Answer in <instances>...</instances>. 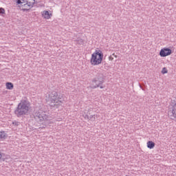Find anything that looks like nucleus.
Wrapping results in <instances>:
<instances>
[{
    "instance_id": "f257e3e1",
    "label": "nucleus",
    "mask_w": 176,
    "mask_h": 176,
    "mask_svg": "<svg viewBox=\"0 0 176 176\" xmlns=\"http://www.w3.org/2000/svg\"><path fill=\"white\" fill-rule=\"evenodd\" d=\"M49 104L52 108H58L64 102V95L59 94L56 91H52L47 96Z\"/></svg>"
},
{
    "instance_id": "f03ea898",
    "label": "nucleus",
    "mask_w": 176,
    "mask_h": 176,
    "mask_svg": "<svg viewBox=\"0 0 176 176\" xmlns=\"http://www.w3.org/2000/svg\"><path fill=\"white\" fill-rule=\"evenodd\" d=\"M30 108L31 104L28 100H22L15 110V115H16L18 118L23 116V115H27L30 111Z\"/></svg>"
},
{
    "instance_id": "7ed1b4c3",
    "label": "nucleus",
    "mask_w": 176,
    "mask_h": 176,
    "mask_svg": "<svg viewBox=\"0 0 176 176\" xmlns=\"http://www.w3.org/2000/svg\"><path fill=\"white\" fill-rule=\"evenodd\" d=\"M103 58L104 54H102V51L97 48L91 55L90 64L94 67H96V65H100V64L102 63Z\"/></svg>"
},
{
    "instance_id": "20e7f679",
    "label": "nucleus",
    "mask_w": 176,
    "mask_h": 176,
    "mask_svg": "<svg viewBox=\"0 0 176 176\" xmlns=\"http://www.w3.org/2000/svg\"><path fill=\"white\" fill-rule=\"evenodd\" d=\"M16 2L19 7V9L23 12H28L34 8L35 0H16Z\"/></svg>"
},
{
    "instance_id": "39448f33",
    "label": "nucleus",
    "mask_w": 176,
    "mask_h": 176,
    "mask_svg": "<svg viewBox=\"0 0 176 176\" xmlns=\"http://www.w3.org/2000/svg\"><path fill=\"white\" fill-rule=\"evenodd\" d=\"M102 83H104V75L101 73H99L92 80L91 88L97 89V87H100V89H104Z\"/></svg>"
},
{
    "instance_id": "423d86ee",
    "label": "nucleus",
    "mask_w": 176,
    "mask_h": 176,
    "mask_svg": "<svg viewBox=\"0 0 176 176\" xmlns=\"http://www.w3.org/2000/svg\"><path fill=\"white\" fill-rule=\"evenodd\" d=\"M173 54V50L168 47H163L160 51V57H168Z\"/></svg>"
},
{
    "instance_id": "0eeeda50",
    "label": "nucleus",
    "mask_w": 176,
    "mask_h": 176,
    "mask_svg": "<svg viewBox=\"0 0 176 176\" xmlns=\"http://www.w3.org/2000/svg\"><path fill=\"white\" fill-rule=\"evenodd\" d=\"M41 14L43 20H50L53 17V11L44 10L41 12Z\"/></svg>"
},
{
    "instance_id": "6e6552de",
    "label": "nucleus",
    "mask_w": 176,
    "mask_h": 176,
    "mask_svg": "<svg viewBox=\"0 0 176 176\" xmlns=\"http://www.w3.org/2000/svg\"><path fill=\"white\" fill-rule=\"evenodd\" d=\"M36 118L40 120V122H43V120H46L47 116H46V113L43 111H38L35 113Z\"/></svg>"
},
{
    "instance_id": "1a4fd4ad",
    "label": "nucleus",
    "mask_w": 176,
    "mask_h": 176,
    "mask_svg": "<svg viewBox=\"0 0 176 176\" xmlns=\"http://www.w3.org/2000/svg\"><path fill=\"white\" fill-rule=\"evenodd\" d=\"M155 144L153 141H148L146 143V146L148 149H153V148H155Z\"/></svg>"
},
{
    "instance_id": "9d476101",
    "label": "nucleus",
    "mask_w": 176,
    "mask_h": 176,
    "mask_svg": "<svg viewBox=\"0 0 176 176\" xmlns=\"http://www.w3.org/2000/svg\"><path fill=\"white\" fill-rule=\"evenodd\" d=\"M14 85L12 82H6V88L7 90H13Z\"/></svg>"
},
{
    "instance_id": "9b49d317",
    "label": "nucleus",
    "mask_w": 176,
    "mask_h": 176,
    "mask_svg": "<svg viewBox=\"0 0 176 176\" xmlns=\"http://www.w3.org/2000/svg\"><path fill=\"white\" fill-rule=\"evenodd\" d=\"M8 138V134L5 133V131H1L0 132V139L1 140H6Z\"/></svg>"
},
{
    "instance_id": "f8f14e48",
    "label": "nucleus",
    "mask_w": 176,
    "mask_h": 176,
    "mask_svg": "<svg viewBox=\"0 0 176 176\" xmlns=\"http://www.w3.org/2000/svg\"><path fill=\"white\" fill-rule=\"evenodd\" d=\"M83 117L85 118V119H87V120H91V119H93V118H94V115H91L90 116H89L88 115H84Z\"/></svg>"
},
{
    "instance_id": "ddd939ff",
    "label": "nucleus",
    "mask_w": 176,
    "mask_h": 176,
    "mask_svg": "<svg viewBox=\"0 0 176 176\" xmlns=\"http://www.w3.org/2000/svg\"><path fill=\"white\" fill-rule=\"evenodd\" d=\"M5 13H6L5 8H0V14H5Z\"/></svg>"
},
{
    "instance_id": "4468645a",
    "label": "nucleus",
    "mask_w": 176,
    "mask_h": 176,
    "mask_svg": "<svg viewBox=\"0 0 176 176\" xmlns=\"http://www.w3.org/2000/svg\"><path fill=\"white\" fill-rule=\"evenodd\" d=\"M167 72H168V70H167V68L164 67L162 70V74H167Z\"/></svg>"
},
{
    "instance_id": "2eb2a0df",
    "label": "nucleus",
    "mask_w": 176,
    "mask_h": 176,
    "mask_svg": "<svg viewBox=\"0 0 176 176\" xmlns=\"http://www.w3.org/2000/svg\"><path fill=\"white\" fill-rule=\"evenodd\" d=\"M12 124H13L14 126H19V122H17V121H14V122H12Z\"/></svg>"
},
{
    "instance_id": "dca6fc26",
    "label": "nucleus",
    "mask_w": 176,
    "mask_h": 176,
    "mask_svg": "<svg viewBox=\"0 0 176 176\" xmlns=\"http://www.w3.org/2000/svg\"><path fill=\"white\" fill-rule=\"evenodd\" d=\"M109 60L110 61H113V57H112V56H110L109 57Z\"/></svg>"
},
{
    "instance_id": "f3484780",
    "label": "nucleus",
    "mask_w": 176,
    "mask_h": 176,
    "mask_svg": "<svg viewBox=\"0 0 176 176\" xmlns=\"http://www.w3.org/2000/svg\"><path fill=\"white\" fill-rule=\"evenodd\" d=\"M113 57H115V58H118V54L113 53Z\"/></svg>"
},
{
    "instance_id": "a211bd4d",
    "label": "nucleus",
    "mask_w": 176,
    "mask_h": 176,
    "mask_svg": "<svg viewBox=\"0 0 176 176\" xmlns=\"http://www.w3.org/2000/svg\"><path fill=\"white\" fill-rule=\"evenodd\" d=\"M1 159H2V153H1V151H0V160Z\"/></svg>"
},
{
    "instance_id": "6ab92c4d",
    "label": "nucleus",
    "mask_w": 176,
    "mask_h": 176,
    "mask_svg": "<svg viewBox=\"0 0 176 176\" xmlns=\"http://www.w3.org/2000/svg\"><path fill=\"white\" fill-rule=\"evenodd\" d=\"M86 112H87V110L84 111V113H86Z\"/></svg>"
}]
</instances>
